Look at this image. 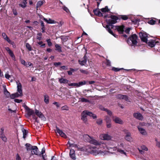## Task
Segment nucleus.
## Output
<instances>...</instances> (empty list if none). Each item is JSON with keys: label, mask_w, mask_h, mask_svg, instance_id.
<instances>
[{"label": "nucleus", "mask_w": 160, "mask_h": 160, "mask_svg": "<svg viewBox=\"0 0 160 160\" xmlns=\"http://www.w3.org/2000/svg\"><path fill=\"white\" fill-rule=\"evenodd\" d=\"M43 2L42 1H39L38 2L36 5V8L38 9L43 4Z\"/></svg>", "instance_id": "nucleus-34"}, {"label": "nucleus", "mask_w": 160, "mask_h": 160, "mask_svg": "<svg viewBox=\"0 0 160 160\" xmlns=\"http://www.w3.org/2000/svg\"><path fill=\"white\" fill-rule=\"evenodd\" d=\"M124 132L126 135L124 137L125 139L128 141H131L132 139L131 136V133L126 130H124Z\"/></svg>", "instance_id": "nucleus-7"}, {"label": "nucleus", "mask_w": 160, "mask_h": 160, "mask_svg": "<svg viewBox=\"0 0 160 160\" xmlns=\"http://www.w3.org/2000/svg\"><path fill=\"white\" fill-rule=\"evenodd\" d=\"M27 150V151H30L32 150L33 148V146L32 145L28 143H27L25 145Z\"/></svg>", "instance_id": "nucleus-25"}, {"label": "nucleus", "mask_w": 160, "mask_h": 160, "mask_svg": "<svg viewBox=\"0 0 160 160\" xmlns=\"http://www.w3.org/2000/svg\"><path fill=\"white\" fill-rule=\"evenodd\" d=\"M61 64V63L60 62H55L54 63V65L56 66H57Z\"/></svg>", "instance_id": "nucleus-64"}, {"label": "nucleus", "mask_w": 160, "mask_h": 160, "mask_svg": "<svg viewBox=\"0 0 160 160\" xmlns=\"http://www.w3.org/2000/svg\"><path fill=\"white\" fill-rule=\"evenodd\" d=\"M62 110H68V107L67 106H65L62 107Z\"/></svg>", "instance_id": "nucleus-54"}, {"label": "nucleus", "mask_w": 160, "mask_h": 160, "mask_svg": "<svg viewBox=\"0 0 160 160\" xmlns=\"http://www.w3.org/2000/svg\"><path fill=\"white\" fill-rule=\"evenodd\" d=\"M1 129L2 130V132L1 134L0 135V138H1L2 140L5 142H6L7 141V138L5 137V135L3 133V130H2V129Z\"/></svg>", "instance_id": "nucleus-26"}, {"label": "nucleus", "mask_w": 160, "mask_h": 160, "mask_svg": "<svg viewBox=\"0 0 160 160\" xmlns=\"http://www.w3.org/2000/svg\"><path fill=\"white\" fill-rule=\"evenodd\" d=\"M87 113L88 115L90 117L92 116V115H93V119H95L97 118V116L96 115L93 114L92 112H88L87 111Z\"/></svg>", "instance_id": "nucleus-32"}, {"label": "nucleus", "mask_w": 160, "mask_h": 160, "mask_svg": "<svg viewBox=\"0 0 160 160\" xmlns=\"http://www.w3.org/2000/svg\"><path fill=\"white\" fill-rule=\"evenodd\" d=\"M27 3H25L23 1L22 3H20L18 4L19 6L23 8H25L26 7V4Z\"/></svg>", "instance_id": "nucleus-36"}, {"label": "nucleus", "mask_w": 160, "mask_h": 160, "mask_svg": "<svg viewBox=\"0 0 160 160\" xmlns=\"http://www.w3.org/2000/svg\"><path fill=\"white\" fill-rule=\"evenodd\" d=\"M32 66V64L30 62H28L26 63L25 66L27 67H31Z\"/></svg>", "instance_id": "nucleus-51"}, {"label": "nucleus", "mask_w": 160, "mask_h": 160, "mask_svg": "<svg viewBox=\"0 0 160 160\" xmlns=\"http://www.w3.org/2000/svg\"><path fill=\"white\" fill-rule=\"evenodd\" d=\"M121 18L123 20H127L128 18V16L126 15L121 16Z\"/></svg>", "instance_id": "nucleus-48"}, {"label": "nucleus", "mask_w": 160, "mask_h": 160, "mask_svg": "<svg viewBox=\"0 0 160 160\" xmlns=\"http://www.w3.org/2000/svg\"><path fill=\"white\" fill-rule=\"evenodd\" d=\"M16 160H21V158L18 154H17L16 156Z\"/></svg>", "instance_id": "nucleus-56"}, {"label": "nucleus", "mask_w": 160, "mask_h": 160, "mask_svg": "<svg viewBox=\"0 0 160 160\" xmlns=\"http://www.w3.org/2000/svg\"><path fill=\"white\" fill-rule=\"evenodd\" d=\"M58 80L60 83H67L68 82V80L66 79L63 78H58Z\"/></svg>", "instance_id": "nucleus-29"}, {"label": "nucleus", "mask_w": 160, "mask_h": 160, "mask_svg": "<svg viewBox=\"0 0 160 160\" xmlns=\"http://www.w3.org/2000/svg\"><path fill=\"white\" fill-rule=\"evenodd\" d=\"M62 8L67 13H70V11L65 6H64L62 7Z\"/></svg>", "instance_id": "nucleus-42"}, {"label": "nucleus", "mask_w": 160, "mask_h": 160, "mask_svg": "<svg viewBox=\"0 0 160 160\" xmlns=\"http://www.w3.org/2000/svg\"><path fill=\"white\" fill-rule=\"evenodd\" d=\"M68 143L69 145V146L70 147H73L74 148L77 149V150H80V151H82V148H80L78 145L74 144V143H71L69 141L68 142Z\"/></svg>", "instance_id": "nucleus-16"}, {"label": "nucleus", "mask_w": 160, "mask_h": 160, "mask_svg": "<svg viewBox=\"0 0 160 160\" xmlns=\"http://www.w3.org/2000/svg\"><path fill=\"white\" fill-rule=\"evenodd\" d=\"M130 28H127L126 30H125V32L127 34H129V32L130 31Z\"/></svg>", "instance_id": "nucleus-62"}, {"label": "nucleus", "mask_w": 160, "mask_h": 160, "mask_svg": "<svg viewBox=\"0 0 160 160\" xmlns=\"http://www.w3.org/2000/svg\"><path fill=\"white\" fill-rule=\"evenodd\" d=\"M80 71L82 73L85 74H87L88 73V72H87V71H86V70H83L82 69H80Z\"/></svg>", "instance_id": "nucleus-52"}, {"label": "nucleus", "mask_w": 160, "mask_h": 160, "mask_svg": "<svg viewBox=\"0 0 160 160\" xmlns=\"http://www.w3.org/2000/svg\"><path fill=\"white\" fill-rule=\"evenodd\" d=\"M25 108L27 112V116L29 117L31 116L32 115L33 118H34V117L33 115L34 114V111L32 109L29 108L27 106H26Z\"/></svg>", "instance_id": "nucleus-8"}, {"label": "nucleus", "mask_w": 160, "mask_h": 160, "mask_svg": "<svg viewBox=\"0 0 160 160\" xmlns=\"http://www.w3.org/2000/svg\"><path fill=\"white\" fill-rule=\"evenodd\" d=\"M105 28H106V30L108 32L110 33L112 35L115 37H117V36L113 33L112 31L110 29L108 25H106L105 26Z\"/></svg>", "instance_id": "nucleus-22"}, {"label": "nucleus", "mask_w": 160, "mask_h": 160, "mask_svg": "<svg viewBox=\"0 0 160 160\" xmlns=\"http://www.w3.org/2000/svg\"><path fill=\"white\" fill-rule=\"evenodd\" d=\"M97 123L98 125L101 124L102 123V120L101 119H98L97 121Z\"/></svg>", "instance_id": "nucleus-50"}, {"label": "nucleus", "mask_w": 160, "mask_h": 160, "mask_svg": "<svg viewBox=\"0 0 160 160\" xmlns=\"http://www.w3.org/2000/svg\"><path fill=\"white\" fill-rule=\"evenodd\" d=\"M79 100L82 102H88L89 101L88 100L84 98H79Z\"/></svg>", "instance_id": "nucleus-44"}, {"label": "nucleus", "mask_w": 160, "mask_h": 160, "mask_svg": "<svg viewBox=\"0 0 160 160\" xmlns=\"http://www.w3.org/2000/svg\"><path fill=\"white\" fill-rule=\"evenodd\" d=\"M123 28L124 26H118L117 27L116 29L120 33H122L123 32Z\"/></svg>", "instance_id": "nucleus-27"}, {"label": "nucleus", "mask_w": 160, "mask_h": 160, "mask_svg": "<svg viewBox=\"0 0 160 160\" xmlns=\"http://www.w3.org/2000/svg\"><path fill=\"white\" fill-rule=\"evenodd\" d=\"M141 148L142 150L147 151L148 150L147 147L144 145H142L141 146Z\"/></svg>", "instance_id": "nucleus-46"}, {"label": "nucleus", "mask_w": 160, "mask_h": 160, "mask_svg": "<svg viewBox=\"0 0 160 160\" xmlns=\"http://www.w3.org/2000/svg\"><path fill=\"white\" fill-rule=\"evenodd\" d=\"M44 101L46 104L49 103V97L48 95H45L44 96Z\"/></svg>", "instance_id": "nucleus-33"}, {"label": "nucleus", "mask_w": 160, "mask_h": 160, "mask_svg": "<svg viewBox=\"0 0 160 160\" xmlns=\"http://www.w3.org/2000/svg\"><path fill=\"white\" fill-rule=\"evenodd\" d=\"M99 138L100 139L103 140L109 141L112 139V137L107 133L101 134L99 135Z\"/></svg>", "instance_id": "nucleus-5"}, {"label": "nucleus", "mask_w": 160, "mask_h": 160, "mask_svg": "<svg viewBox=\"0 0 160 160\" xmlns=\"http://www.w3.org/2000/svg\"><path fill=\"white\" fill-rule=\"evenodd\" d=\"M22 131L23 134V138H24L25 139V138L26 137L27 133H28V131L24 129H22Z\"/></svg>", "instance_id": "nucleus-37"}, {"label": "nucleus", "mask_w": 160, "mask_h": 160, "mask_svg": "<svg viewBox=\"0 0 160 160\" xmlns=\"http://www.w3.org/2000/svg\"><path fill=\"white\" fill-rule=\"evenodd\" d=\"M155 21L153 20H151L148 21V23L151 25L154 24L155 23Z\"/></svg>", "instance_id": "nucleus-49"}, {"label": "nucleus", "mask_w": 160, "mask_h": 160, "mask_svg": "<svg viewBox=\"0 0 160 160\" xmlns=\"http://www.w3.org/2000/svg\"><path fill=\"white\" fill-rule=\"evenodd\" d=\"M86 84V82L85 81H83L82 82H80L79 83H78V87H79L83 85H85Z\"/></svg>", "instance_id": "nucleus-39"}, {"label": "nucleus", "mask_w": 160, "mask_h": 160, "mask_svg": "<svg viewBox=\"0 0 160 160\" xmlns=\"http://www.w3.org/2000/svg\"><path fill=\"white\" fill-rule=\"evenodd\" d=\"M55 47L56 48V50L58 51L59 52H61L62 50L61 49V46L58 44H56L55 45Z\"/></svg>", "instance_id": "nucleus-31"}, {"label": "nucleus", "mask_w": 160, "mask_h": 160, "mask_svg": "<svg viewBox=\"0 0 160 160\" xmlns=\"http://www.w3.org/2000/svg\"><path fill=\"white\" fill-rule=\"evenodd\" d=\"M133 116L135 118L139 120H142L143 119V116L140 113H134Z\"/></svg>", "instance_id": "nucleus-18"}, {"label": "nucleus", "mask_w": 160, "mask_h": 160, "mask_svg": "<svg viewBox=\"0 0 160 160\" xmlns=\"http://www.w3.org/2000/svg\"><path fill=\"white\" fill-rule=\"evenodd\" d=\"M106 123H108L111 122V119L108 116H106L105 119Z\"/></svg>", "instance_id": "nucleus-40"}, {"label": "nucleus", "mask_w": 160, "mask_h": 160, "mask_svg": "<svg viewBox=\"0 0 160 160\" xmlns=\"http://www.w3.org/2000/svg\"><path fill=\"white\" fill-rule=\"evenodd\" d=\"M118 18L116 16L112 15L110 18L106 19V21L109 24H114L117 22Z\"/></svg>", "instance_id": "nucleus-6"}, {"label": "nucleus", "mask_w": 160, "mask_h": 160, "mask_svg": "<svg viewBox=\"0 0 160 160\" xmlns=\"http://www.w3.org/2000/svg\"><path fill=\"white\" fill-rule=\"evenodd\" d=\"M120 69L119 68H115L114 67L112 68V70L113 71H115V72L118 71L120 70Z\"/></svg>", "instance_id": "nucleus-59"}, {"label": "nucleus", "mask_w": 160, "mask_h": 160, "mask_svg": "<svg viewBox=\"0 0 160 160\" xmlns=\"http://www.w3.org/2000/svg\"><path fill=\"white\" fill-rule=\"evenodd\" d=\"M84 137L87 142L90 143L96 146H99V147L100 148H103L104 149L107 148L109 151V152L112 151L117 152L122 154L127 155L126 150L122 149L124 148V144L121 142L120 145H118L117 146L112 148L107 147L106 144L103 143L95 139L93 137H91L88 135H85Z\"/></svg>", "instance_id": "nucleus-1"}, {"label": "nucleus", "mask_w": 160, "mask_h": 160, "mask_svg": "<svg viewBox=\"0 0 160 160\" xmlns=\"http://www.w3.org/2000/svg\"><path fill=\"white\" fill-rule=\"evenodd\" d=\"M5 77L6 78L9 79L11 77V76L9 74L8 72H7L5 75Z\"/></svg>", "instance_id": "nucleus-45"}, {"label": "nucleus", "mask_w": 160, "mask_h": 160, "mask_svg": "<svg viewBox=\"0 0 160 160\" xmlns=\"http://www.w3.org/2000/svg\"><path fill=\"white\" fill-rule=\"evenodd\" d=\"M14 102H17V103H20L21 102H22V100L21 99H16L14 100Z\"/></svg>", "instance_id": "nucleus-58"}, {"label": "nucleus", "mask_w": 160, "mask_h": 160, "mask_svg": "<svg viewBox=\"0 0 160 160\" xmlns=\"http://www.w3.org/2000/svg\"><path fill=\"white\" fill-rule=\"evenodd\" d=\"M45 148H42V151L41 152V154L42 155H43V154L45 152Z\"/></svg>", "instance_id": "nucleus-63"}, {"label": "nucleus", "mask_w": 160, "mask_h": 160, "mask_svg": "<svg viewBox=\"0 0 160 160\" xmlns=\"http://www.w3.org/2000/svg\"><path fill=\"white\" fill-rule=\"evenodd\" d=\"M101 11L102 12H108L109 11V10L108 8V7L106 6L104 8L101 9Z\"/></svg>", "instance_id": "nucleus-38"}, {"label": "nucleus", "mask_w": 160, "mask_h": 160, "mask_svg": "<svg viewBox=\"0 0 160 160\" xmlns=\"http://www.w3.org/2000/svg\"><path fill=\"white\" fill-rule=\"evenodd\" d=\"M42 36V34L41 33H39L37 34V39L39 40H41L42 39L41 36Z\"/></svg>", "instance_id": "nucleus-41"}, {"label": "nucleus", "mask_w": 160, "mask_h": 160, "mask_svg": "<svg viewBox=\"0 0 160 160\" xmlns=\"http://www.w3.org/2000/svg\"><path fill=\"white\" fill-rule=\"evenodd\" d=\"M2 36L3 38L6 41H7L9 43L11 44H14V42H12L8 37L7 35L5 33L3 32L2 33Z\"/></svg>", "instance_id": "nucleus-15"}, {"label": "nucleus", "mask_w": 160, "mask_h": 160, "mask_svg": "<svg viewBox=\"0 0 160 160\" xmlns=\"http://www.w3.org/2000/svg\"><path fill=\"white\" fill-rule=\"evenodd\" d=\"M87 113V110L83 111L81 113V119L85 123H86L87 122V115H88V114Z\"/></svg>", "instance_id": "nucleus-12"}, {"label": "nucleus", "mask_w": 160, "mask_h": 160, "mask_svg": "<svg viewBox=\"0 0 160 160\" xmlns=\"http://www.w3.org/2000/svg\"><path fill=\"white\" fill-rule=\"evenodd\" d=\"M107 65L110 66L111 65V62L110 61L108 60H107V62H106Z\"/></svg>", "instance_id": "nucleus-60"}, {"label": "nucleus", "mask_w": 160, "mask_h": 160, "mask_svg": "<svg viewBox=\"0 0 160 160\" xmlns=\"http://www.w3.org/2000/svg\"><path fill=\"white\" fill-rule=\"evenodd\" d=\"M35 113L39 118H42L44 116L41 112H39L38 110H36Z\"/></svg>", "instance_id": "nucleus-30"}, {"label": "nucleus", "mask_w": 160, "mask_h": 160, "mask_svg": "<svg viewBox=\"0 0 160 160\" xmlns=\"http://www.w3.org/2000/svg\"><path fill=\"white\" fill-rule=\"evenodd\" d=\"M139 34L140 37L142 40L144 42H147V34L144 32H140Z\"/></svg>", "instance_id": "nucleus-9"}, {"label": "nucleus", "mask_w": 160, "mask_h": 160, "mask_svg": "<svg viewBox=\"0 0 160 160\" xmlns=\"http://www.w3.org/2000/svg\"><path fill=\"white\" fill-rule=\"evenodd\" d=\"M138 128L140 132L142 135H146L147 134L146 130L143 128L138 127Z\"/></svg>", "instance_id": "nucleus-21"}, {"label": "nucleus", "mask_w": 160, "mask_h": 160, "mask_svg": "<svg viewBox=\"0 0 160 160\" xmlns=\"http://www.w3.org/2000/svg\"><path fill=\"white\" fill-rule=\"evenodd\" d=\"M55 131L56 133H58L61 137L65 138H67V135L65 133L57 127H56V129L55 130Z\"/></svg>", "instance_id": "nucleus-11"}, {"label": "nucleus", "mask_w": 160, "mask_h": 160, "mask_svg": "<svg viewBox=\"0 0 160 160\" xmlns=\"http://www.w3.org/2000/svg\"><path fill=\"white\" fill-rule=\"evenodd\" d=\"M112 119L115 123L119 124H122L123 123V121L119 118L117 116H113Z\"/></svg>", "instance_id": "nucleus-10"}, {"label": "nucleus", "mask_w": 160, "mask_h": 160, "mask_svg": "<svg viewBox=\"0 0 160 160\" xmlns=\"http://www.w3.org/2000/svg\"><path fill=\"white\" fill-rule=\"evenodd\" d=\"M87 62V57L85 55L83 57L82 60H79V64L81 65H85Z\"/></svg>", "instance_id": "nucleus-17"}, {"label": "nucleus", "mask_w": 160, "mask_h": 160, "mask_svg": "<svg viewBox=\"0 0 160 160\" xmlns=\"http://www.w3.org/2000/svg\"><path fill=\"white\" fill-rule=\"evenodd\" d=\"M107 127L108 128H110L111 127V122L108 123H106Z\"/></svg>", "instance_id": "nucleus-53"}, {"label": "nucleus", "mask_w": 160, "mask_h": 160, "mask_svg": "<svg viewBox=\"0 0 160 160\" xmlns=\"http://www.w3.org/2000/svg\"><path fill=\"white\" fill-rule=\"evenodd\" d=\"M93 12L94 14L97 16H102V14L98 9L94 10H93Z\"/></svg>", "instance_id": "nucleus-28"}, {"label": "nucleus", "mask_w": 160, "mask_h": 160, "mask_svg": "<svg viewBox=\"0 0 160 160\" xmlns=\"http://www.w3.org/2000/svg\"><path fill=\"white\" fill-rule=\"evenodd\" d=\"M155 141H156V146L158 148H160V142L158 141L157 139H156Z\"/></svg>", "instance_id": "nucleus-55"}, {"label": "nucleus", "mask_w": 160, "mask_h": 160, "mask_svg": "<svg viewBox=\"0 0 160 160\" xmlns=\"http://www.w3.org/2000/svg\"><path fill=\"white\" fill-rule=\"evenodd\" d=\"M25 46L26 48L29 51H31L32 50V48L30 45L28 43H26Z\"/></svg>", "instance_id": "nucleus-35"}, {"label": "nucleus", "mask_w": 160, "mask_h": 160, "mask_svg": "<svg viewBox=\"0 0 160 160\" xmlns=\"http://www.w3.org/2000/svg\"><path fill=\"white\" fill-rule=\"evenodd\" d=\"M68 85L69 86H75V87H78V83H68Z\"/></svg>", "instance_id": "nucleus-43"}, {"label": "nucleus", "mask_w": 160, "mask_h": 160, "mask_svg": "<svg viewBox=\"0 0 160 160\" xmlns=\"http://www.w3.org/2000/svg\"><path fill=\"white\" fill-rule=\"evenodd\" d=\"M6 50L8 52L9 55L10 56L12 59L14 61L16 60L15 55H14L13 52L11 51L9 47H6L5 48Z\"/></svg>", "instance_id": "nucleus-13"}, {"label": "nucleus", "mask_w": 160, "mask_h": 160, "mask_svg": "<svg viewBox=\"0 0 160 160\" xmlns=\"http://www.w3.org/2000/svg\"><path fill=\"white\" fill-rule=\"evenodd\" d=\"M16 83L17 84V91L19 93L16 92L14 94L15 96V98L21 96L22 95V86L21 83L19 81H16Z\"/></svg>", "instance_id": "nucleus-4"}, {"label": "nucleus", "mask_w": 160, "mask_h": 160, "mask_svg": "<svg viewBox=\"0 0 160 160\" xmlns=\"http://www.w3.org/2000/svg\"><path fill=\"white\" fill-rule=\"evenodd\" d=\"M99 108L102 110L105 111L106 110V109L105 108L102 106L100 105L99 107Z\"/></svg>", "instance_id": "nucleus-57"}, {"label": "nucleus", "mask_w": 160, "mask_h": 160, "mask_svg": "<svg viewBox=\"0 0 160 160\" xmlns=\"http://www.w3.org/2000/svg\"><path fill=\"white\" fill-rule=\"evenodd\" d=\"M137 36L136 34H133L130 37L128 40L127 42L129 45L133 46L137 43Z\"/></svg>", "instance_id": "nucleus-3"}, {"label": "nucleus", "mask_w": 160, "mask_h": 160, "mask_svg": "<svg viewBox=\"0 0 160 160\" xmlns=\"http://www.w3.org/2000/svg\"><path fill=\"white\" fill-rule=\"evenodd\" d=\"M46 41L49 46H51L52 45V44L50 39H47Z\"/></svg>", "instance_id": "nucleus-47"}, {"label": "nucleus", "mask_w": 160, "mask_h": 160, "mask_svg": "<svg viewBox=\"0 0 160 160\" xmlns=\"http://www.w3.org/2000/svg\"><path fill=\"white\" fill-rule=\"evenodd\" d=\"M20 61L21 64L25 66L26 63L25 60L23 59H21Z\"/></svg>", "instance_id": "nucleus-61"}, {"label": "nucleus", "mask_w": 160, "mask_h": 160, "mask_svg": "<svg viewBox=\"0 0 160 160\" xmlns=\"http://www.w3.org/2000/svg\"><path fill=\"white\" fill-rule=\"evenodd\" d=\"M69 155L71 158L73 160L76 159V156L75 153V151L74 149H71L70 150Z\"/></svg>", "instance_id": "nucleus-19"}, {"label": "nucleus", "mask_w": 160, "mask_h": 160, "mask_svg": "<svg viewBox=\"0 0 160 160\" xmlns=\"http://www.w3.org/2000/svg\"><path fill=\"white\" fill-rule=\"evenodd\" d=\"M117 98L120 99H124L126 101H128V98L127 96L122 95L121 94H118L117 96Z\"/></svg>", "instance_id": "nucleus-20"}, {"label": "nucleus", "mask_w": 160, "mask_h": 160, "mask_svg": "<svg viewBox=\"0 0 160 160\" xmlns=\"http://www.w3.org/2000/svg\"><path fill=\"white\" fill-rule=\"evenodd\" d=\"M38 147L35 146H33V148L31 151V154L32 155L35 154L36 155H38L40 156V154H38Z\"/></svg>", "instance_id": "nucleus-14"}, {"label": "nucleus", "mask_w": 160, "mask_h": 160, "mask_svg": "<svg viewBox=\"0 0 160 160\" xmlns=\"http://www.w3.org/2000/svg\"><path fill=\"white\" fill-rule=\"evenodd\" d=\"M44 20L47 23L49 24L56 23V22L54 20L49 18L48 20L46 18H44Z\"/></svg>", "instance_id": "nucleus-24"}, {"label": "nucleus", "mask_w": 160, "mask_h": 160, "mask_svg": "<svg viewBox=\"0 0 160 160\" xmlns=\"http://www.w3.org/2000/svg\"><path fill=\"white\" fill-rule=\"evenodd\" d=\"M98 148L96 146L90 147L87 149V151L93 155L96 156L98 155H104L108 152V151H102L98 150Z\"/></svg>", "instance_id": "nucleus-2"}, {"label": "nucleus", "mask_w": 160, "mask_h": 160, "mask_svg": "<svg viewBox=\"0 0 160 160\" xmlns=\"http://www.w3.org/2000/svg\"><path fill=\"white\" fill-rule=\"evenodd\" d=\"M157 42H156L154 40H152L151 41H149L148 42V44L149 46L151 47H153L155 46L156 43ZM147 43H148V42Z\"/></svg>", "instance_id": "nucleus-23"}]
</instances>
